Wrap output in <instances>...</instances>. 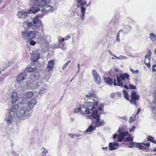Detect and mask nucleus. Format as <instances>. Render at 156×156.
I'll return each mask as SVG.
<instances>
[{"instance_id":"nucleus-1","label":"nucleus","mask_w":156,"mask_h":156,"mask_svg":"<svg viewBox=\"0 0 156 156\" xmlns=\"http://www.w3.org/2000/svg\"><path fill=\"white\" fill-rule=\"evenodd\" d=\"M37 103L36 99L33 98L27 102V106L18 108L19 110L16 114L18 119L24 120L29 119Z\"/></svg>"},{"instance_id":"nucleus-2","label":"nucleus","mask_w":156,"mask_h":156,"mask_svg":"<svg viewBox=\"0 0 156 156\" xmlns=\"http://www.w3.org/2000/svg\"><path fill=\"white\" fill-rule=\"evenodd\" d=\"M93 103V108L89 110V113L87 114H90V112L92 111L91 114L93 118L96 119L94 122V125L96 127H99L103 126L105 123V122L103 120H100V115L98 114V103L96 102L95 104L92 102Z\"/></svg>"},{"instance_id":"nucleus-3","label":"nucleus","mask_w":156,"mask_h":156,"mask_svg":"<svg viewBox=\"0 0 156 156\" xmlns=\"http://www.w3.org/2000/svg\"><path fill=\"white\" fill-rule=\"evenodd\" d=\"M18 106L17 105H14L11 107L9 112H8L7 114L5 115V120L6 121L8 124H10L13 120V118L15 117V115L18 118L16 114L18 112Z\"/></svg>"},{"instance_id":"nucleus-4","label":"nucleus","mask_w":156,"mask_h":156,"mask_svg":"<svg viewBox=\"0 0 156 156\" xmlns=\"http://www.w3.org/2000/svg\"><path fill=\"white\" fill-rule=\"evenodd\" d=\"M129 75L127 73H121L120 74L119 76H117V84L116 83L115 79H114V85L122 87L123 83L126 84H128L129 83Z\"/></svg>"},{"instance_id":"nucleus-5","label":"nucleus","mask_w":156,"mask_h":156,"mask_svg":"<svg viewBox=\"0 0 156 156\" xmlns=\"http://www.w3.org/2000/svg\"><path fill=\"white\" fill-rule=\"evenodd\" d=\"M93 103L91 102H86L84 104L81 105L80 108H76L75 109L74 113H77L80 111L81 113L85 115L89 113V110L92 109Z\"/></svg>"},{"instance_id":"nucleus-6","label":"nucleus","mask_w":156,"mask_h":156,"mask_svg":"<svg viewBox=\"0 0 156 156\" xmlns=\"http://www.w3.org/2000/svg\"><path fill=\"white\" fill-rule=\"evenodd\" d=\"M42 17L41 15H37L33 18L32 21L35 30H39L41 27L43 30L44 25L41 20Z\"/></svg>"},{"instance_id":"nucleus-7","label":"nucleus","mask_w":156,"mask_h":156,"mask_svg":"<svg viewBox=\"0 0 156 156\" xmlns=\"http://www.w3.org/2000/svg\"><path fill=\"white\" fill-rule=\"evenodd\" d=\"M37 2L38 6L39 7H43L44 9H42V10L45 11H48L52 12V7L51 6L47 5L50 2V0H36Z\"/></svg>"},{"instance_id":"nucleus-8","label":"nucleus","mask_w":156,"mask_h":156,"mask_svg":"<svg viewBox=\"0 0 156 156\" xmlns=\"http://www.w3.org/2000/svg\"><path fill=\"white\" fill-rule=\"evenodd\" d=\"M22 37L24 39L27 40L34 38L37 35V31L34 30L27 31L24 30L22 31Z\"/></svg>"},{"instance_id":"nucleus-9","label":"nucleus","mask_w":156,"mask_h":156,"mask_svg":"<svg viewBox=\"0 0 156 156\" xmlns=\"http://www.w3.org/2000/svg\"><path fill=\"white\" fill-rule=\"evenodd\" d=\"M87 3V2L85 1L83 2H81L80 4L77 5H76L77 7H80V12L81 14L80 15V17L82 20H83L84 19L86 8L84 6L86 5Z\"/></svg>"},{"instance_id":"nucleus-10","label":"nucleus","mask_w":156,"mask_h":156,"mask_svg":"<svg viewBox=\"0 0 156 156\" xmlns=\"http://www.w3.org/2000/svg\"><path fill=\"white\" fill-rule=\"evenodd\" d=\"M92 74L95 82L98 85L101 83V78L97 71L93 69L92 71Z\"/></svg>"},{"instance_id":"nucleus-11","label":"nucleus","mask_w":156,"mask_h":156,"mask_svg":"<svg viewBox=\"0 0 156 156\" xmlns=\"http://www.w3.org/2000/svg\"><path fill=\"white\" fill-rule=\"evenodd\" d=\"M139 99V96L137 94V93L135 92H133L132 94L131 99L130 101V103L134 105L136 107V101Z\"/></svg>"},{"instance_id":"nucleus-12","label":"nucleus","mask_w":156,"mask_h":156,"mask_svg":"<svg viewBox=\"0 0 156 156\" xmlns=\"http://www.w3.org/2000/svg\"><path fill=\"white\" fill-rule=\"evenodd\" d=\"M27 85L28 87L31 88L33 90L36 89L37 87L40 85L41 83H39L37 82L33 83L31 84V83L29 81L26 82Z\"/></svg>"},{"instance_id":"nucleus-13","label":"nucleus","mask_w":156,"mask_h":156,"mask_svg":"<svg viewBox=\"0 0 156 156\" xmlns=\"http://www.w3.org/2000/svg\"><path fill=\"white\" fill-rule=\"evenodd\" d=\"M27 78V74L24 72H22L18 75L16 80L18 82L20 83L25 80Z\"/></svg>"},{"instance_id":"nucleus-14","label":"nucleus","mask_w":156,"mask_h":156,"mask_svg":"<svg viewBox=\"0 0 156 156\" xmlns=\"http://www.w3.org/2000/svg\"><path fill=\"white\" fill-rule=\"evenodd\" d=\"M151 55V52L150 51H149L146 55L145 57L144 63L148 67H149L151 66L150 61Z\"/></svg>"},{"instance_id":"nucleus-15","label":"nucleus","mask_w":156,"mask_h":156,"mask_svg":"<svg viewBox=\"0 0 156 156\" xmlns=\"http://www.w3.org/2000/svg\"><path fill=\"white\" fill-rule=\"evenodd\" d=\"M29 13V12L28 10L27 12L23 10L19 11L17 13V15L19 18H25L28 16Z\"/></svg>"},{"instance_id":"nucleus-16","label":"nucleus","mask_w":156,"mask_h":156,"mask_svg":"<svg viewBox=\"0 0 156 156\" xmlns=\"http://www.w3.org/2000/svg\"><path fill=\"white\" fill-rule=\"evenodd\" d=\"M39 91L40 94H44L47 91V86L46 84H41Z\"/></svg>"},{"instance_id":"nucleus-17","label":"nucleus","mask_w":156,"mask_h":156,"mask_svg":"<svg viewBox=\"0 0 156 156\" xmlns=\"http://www.w3.org/2000/svg\"><path fill=\"white\" fill-rule=\"evenodd\" d=\"M24 25L26 28L28 29L35 30L33 23L32 22L28 21H26L24 23Z\"/></svg>"},{"instance_id":"nucleus-18","label":"nucleus","mask_w":156,"mask_h":156,"mask_svg":"<svg viewBox=\"0 0 156 156\" xmlns=\"http://www.w3.org/2000/svg\"><path fill=\"white\" fill-rule=\"evenodd\" d=\"M129 133L127 132H121L118 136L117 141L119 142H121L125 137L126 135H128Z\"/></svg>"},{"instance_id":"nucleus-19","label":"nucleus","mask_w":156,"mask_h":156,"mask_svg":"<svg viewBox=\"0 0 156 156\" xmlns=\"http://www.w3.org/2000/svg\"><path fill=\"white\" fill-rule=\"evenodd\" d=\"M10 97L12 99V102L13 104L15 103L18 100V96L17 94L15 92H12Z\"/></svg>"},{"instance_id":"nucleus-20","label":"nucleus","mask_w":156,"mask_h":156,"mask_svg":"<svg viewBox=\"0 0 156 156\" xmlns=\"http://www.w3.org/2000/svg\"><path fill=\"white\" fill-rule=\"evenodd\" d=\"M119 145V144L115 142H110L109 144V150L112 151L115 150L118 148Z\"/></svg>"},{"instance_id":"nucleus-21","label":"nucleus","mask_w":156,"mask_h":156,"mask_svg":"<svg viewBox=\"0 0 156 156\" xmlns=\"http://www.w3.org/2000/svg\"><path fill=\"white\" fill-rule=\"evenodd\" d=\"M40 10L37 6L36 5H34L33 6H32V7L28 11L29 13L36 14L37 12Z\"/></svg>"},{"instance_id":"nucleus-22","label":"nucleus","mask_w":156,"mask_h":156,"mask_svg":"<svg viewBox=\"0 0 156 156\" xmlns=\"http://www.w3.org/2000/svg\"><path fill=\"white\" fill-rule=\"evenodd\" d=\"M40 54L39 53H36L33 54L32 55L31 60L34 62H37L40 58Z\"/></svg>"},{"instance_id":"nucleus-23","label":"nucleus","mask_w":156,"mask_h":156,"mask_svg":"<svg viewBox=\"0 0 156 156\" xmlns=\"http://www.w3.org/2000/svg\"><path fill=\"white\" fill-rule=\"evenodd\" d=\"M156 101H153L151 103L150 107L154 113L156 114V95L154 97Z\"/></svg>"},{"instance_id":"nucleus-24","label":"nucleus","mask_w":156,"mask_h":156,"mask_svg":"<svg viewBox=\"0 0 156 156\" xmlns=\"http://www.w3.org/2000/svg\"><path fill=\"white\" fill-rule=\"evenodd\" d=\"M54 62L53 60H50L48 62L47 66V69L49 71L52 69L54 68Z\"/></svg>"},{"instance_id":"nucleus-25","label":"nucleus","mask_w":156,"mask_h":156,"mask_svg":"<svg viewBox=\"0 0 156 156\" xmlns=\"http://www.w3.org/2000/svg\"><path fill=\"white\" fill-rule=\"evenodd\" d=\"M25 97L26 98H30L34 95V93L32 91L27 92L25 94Z\"/></svg>"},{"instance_id":"nucleus-26","label":"nucleus","mask_w":156,"mask_h":156,"mask_svg":"<svg viewBox=\"0 0 156 156\" xmlns=\"http://www.w3.org/2000/svg\"><path fill=\"white\" fill-rule=\"evenodd\" d=\"M149 37L153 42L156 41V35L153 33H151L149 34Z\"/></svg>"},{"instance_id":"nucleus-27","label":"nucleus","mask_w":156,"mask_h":156,"mask_svg":"<svg viewBox=\"0 0 156 156\" xmlns=\"http://www.w3.org/2000/svg\"><path fill=\"white\" fill-rule=\"evenodd\" d=\"M105 82L109 85H111L113 83V79L108 77L105 78L104 79Z\"/></svg>"},{"instance_id":"nucleus-28","label":"nucleus","mask_w":156,"mask_h":156,"mask_svg":"<svg viewBox=\"0 0 156 156\" xmlns=\"http://www.w3.org/2000/svg\"><path fill=\"white\" fill-rule=\"evenodd\" d=\"M36 69V67H32L29 66L26 67L25 69V71L28 72H32L35 71Z\"/></svg>"},{"instance_id":"nucleus-29","label":"nucleus","mask_w":156,"mask_h":156,"mask_svg":"<svg viewBox=\"0 0 156 156\" xmlns=\"http://www.w3.org/2000/svg\"><path fill=\"white\" fill-rule=\"evenodd\" d=\"M95 95L94 91H91L88 94L86 95L85 97L87 98H91L94 97Z\"/></svg>"},{"instance_id":"nucleus-30","label":"nucleus","mask_w":156,"mask_h":156,"mask_svg":"<svg viewBox=\"0 0 156 156\" xmlns=\"http://www.w3.org/2000/svg\"><path fill=\"white\" fill-rule=\"evenodd\" d=\"M133 138L130 135H129L124 140L125 141H133Z\"/></svg>"},{"instance_id":"nucleus-31","label":"nucleus","mask_w":156,"mask_h":156,"mask_svg":"<svg viewBox=\"0 0 156 156\" xmlns=\"http://www.w3.org/2000/svg\"><path fill=\"white\" fill-rule=\"evenodd\" d=\"M123 92L124 94V96L125 99L127 100H129V98L127 91L126 90H123Z\"/></svg>"},{"instance_id":"nucleus-32","label":"nucleus","mask_w":156,"mask_h":156,"mask_svg":"<svg viewBox=\"0 0 156 156\" xmlns=\"http://www.w3.org/2000/svg\"><path fill=\"white\" fill-rule=\"evenodd\" d=\"M94 128L92 125L90 126L86 131V132H90L94 129Z\"/></svg>"},{"instance_id":"nucleus-33","label":"nucleus","mask_w":156,"mask_h":156,"mask_svg":"<svg viewBox=\"0 0 156 156\" xmlns=\"http://www.w3.org/2000/svg\"><path fill=\"white\" fill-rule=\"evenodd\" d=\"M29 78L33 81L36 80L37 78L36 75L32 74L30 76Z\"/></svg>"},{"instance_id":"nucleus-34","label":"nucleus","mask_w":156,"mask_h":156,"mask_svg":"<svg viewBox=\"0 0 156 156\" xmlns=\"http://www.w3.org/2000/svg\"><path fill=\"white\" fill-rule=\"evenodd\" d=\"M42 149L43 150V151L42 152V154L44 156L48 153V150L47 149L43 147L42 148Z\"/></svg>"},{"instance_id":"nucleus-35","label":"nucleus","mask_w":156,"mask_h":156,"mask_svg":"<svg viewBox=\"0 0 156 156\" xmlns=\"http://www.w3.org/2000/svg\"><path fill=\"white\" fill-rule=\"evenodd\" d=\"M70 62V61L67 62L62 66V69H64L69 64Z\"/></svg>"},{"instance_id":"nucleus-36","label":"nucleus","mask_w":156,"mask_h":156,"mask_svg":"<svg viewBox=\"0 0 156 156\" xmlns=\"http://www.w3.org/2000/svg\"><path fill=\"white\" fill-rule=\"evenodd\" d=\"M127 57H126L122 56L120 55L118 57V59L122 60L126 59Z\"/></svg>"},{"instance_id":"nucleus-37","label":"nucleus","mask_w":156,"mask_h":156,"mask_svg":"<svg viewBox=\"0 0 156 156\" xmlns=\"http://www.w3.org/2000/svg\"><path fill=\"white\" fill-rule=\"evenodd\" d=\"M130 70L133 73L137 74L139 72V71L138 70H134L133 69L130 68Z\"/></svg>"},{"instance_id":"nucleus-38","label":"nucleus","mask_w":156,"mask_h":156,"mask_svg":"<svg viewBox=\"0 0 156 156\" xmlns=\"http://www.w3.org/2000/svg\"><path fill=\"white\" fill-rule=\"evenodd\" d=\"M136 88V87L133 84H129V89H135Z\"/></svg>"},{"instance_id":"nucleus-39","label":"nucleus","mask_w":156,"mask_h":156,"mask_svg":"<svg viewBox=\"0 0 156 156\" xmlns=\"http://www.w3.org/2000/svg\"><path fill=\"white\" fill-rule=\"evenodd\" d=\"M117 70L116 69H114L113 70H111V73H112L113 72L115 73L114 74H113L114 76H116L117 75Z\"/></svg>"},{"instance_id":"nucleus-40","label":"nucleus","mask_w":156,"mask_h":156,"mask_svg":"<svg viewBox=\"0 0 156 156\" xmlns=\"http://www.w3.org/2000/svg\"><path fill=\"white\" fill-rule=\"evenodd\" d=\"M139 144H138L137 146H136V147L139 149H140L141 150L143 146V145H141V144H142V143H139Z\"/></svg>"},{"instance_id":"nucleus-41","label":"nucleus","mask_w":156,"mask_h":156,"mask_svg":"<svg viewBox=\"0 0 156 156\" xmlns=\"http://www.w3.org/2000/svg\"><path fill=\"white\" fill-rule=\"evenodd\" d=\"M69 136L71 138H73L75 136H76V135L74 134L69 133Z\"/></svg>"},{"instance_id":"nucleus-42","label":"nucleus","mask_w":156,"mask_h":156,"mask_svg":"<svg viewBox=\"0 0 156 156\" xmlns=\"http://www.w3.org/2000/svg\"><path fill=\"white\" fill-rule=\"evenodd\" d=\"M155 67H156V65L155 64L153 65L152 66V71L153 72H154L156 71V69L155 68Z\"/></svg>"},{"instance_id":"nucleus-43","label":"nucleus","mask_w":156,"mask_h":156,"mask_svg":"<svg viewBox=\"0 0 156 156\" xmlns=\"http://www.w3.org/2000/svg\"><path fill=\"white\" fill-rule=\"evenodd\" d=\"M59 38H60V37H58V41L60 43H61L62 42H63L65 41L63 38H62L61 39H60Z\"/></svg>"},{"instance_id":"nucleus-44","label":"nucleus","mask_w":156,"mask_h":156,"mask_svg":"<svg viewBox=\"0 0 156 156\" xmlns=\"http://www.w3.org/2000/svg\"><path fill=\"white\" fill-rule=\"evenodd\" d=\"M71 38V36L69 35H68L66 36L64 38H63L65 41H67L69 39Z\"/></svg>"},{"instance_id":"nucleus-45","label":"nucleus","mask_w":156,"mask_h":156,"mask_svg":"<svg viewBox=\"0 0 156 156\" xmlns=\"http://www.w3.org/2000/svg\"><path fill=\"white\" fill-rule=\"evenodd\" d=\"M36 44V42L33 41H31L30 42V44L31 45H34Z\"/></svg>"},{"instance_id":"nucleus-46","label":"nucleus","mask_w":156,"mask_h":156,"mask_svg":"<svg viewBox=\"0 0 156 156\" xmlns=\"http://www.w3.org/2000/svg\"><path fill=\"white\" fill-rule=\"evenodd\" d=\"M134 118L132 117H130L129 118V122L130 123L131 122L134 121Z\"/></svg>"},{"instance_id":"nucleus-47","label":"nucleus","mask_w":156,"mask_h":156,"mask_svg":"<svg viewBox=\"0 0 156 156\" xmlns=\"http://www.w3.org/2000/svg\"><path fill=\"white\" fill-rule=\"evenodd\" d=\"M142 144H143L144 145L147 147L148 148L150 146V143H142Z\"/></svg>"},{"instance_id":"nucleus-48","label":"nucleus","mask_w":156,"mask_h":156,"mask_svg":"<svg viewBox=\"0 0 156 156\" xmlns=\"http://www.w3.org/2000/svg\"><path fill=\"white\" fill-rule=\"evenodd\" d=\"M135 127L134 126H133L132 128H129V131L131 132H133L134 130Z\"/></svg>"},{"instance_id":"nucleus-49","label":"nucleus","mask_w":156,"mask_h":156,"mask_svg":"<svg viewBox=\"0 0 156 156\" xmlns=\"http://www.w3.org/2000/svg\"><path fill=\"white\" fill-rule=\"evenodd\" d=\"M120 118L123 120H124L125 121H127V118L126 116H124L123 117H121Z\"/></svg>"},{"instance_id":"nucleus-50","label":"nucleus","mask_w":156,"mask_h":156,"mask_svg":"<svg viewBox=\"0 0 156 156\" xmlns=\"http://www.w3.org/2000/svg\"><path fill=\"white\" fill-rule=\"evenodd\" d=\"M119 33H118V34L117 35V37H116V40L119 42V41H120V39L119 38Z\"/></svg>"},{"instance_id":"nucleus-51","label":"nucleus","mask_w":156,"mask_h":156,"mask_svg":"<svg viewBox=\"0 0 156 156\" xmlns=\"http://www.w3.org/2000/svg\"><path fill=\"white\" fill-rule=\"evenodd\" d=\"M139 144V143L135 142H133V143H131V144L132 145H135L137 146L138 144Z\"/></svg>"},{"instance_id":"nucleus-52","label":"nucleus","mask_w":156,"mask_h":156,"mask_svg":"<svg viewBox=\"0 0 156 156\" xmlns=\"http://www.w3.org/2000/svg\"><path fill=\"white\" fill-rule=\"evenodd\" d=\"M115 95V93H112L110 95V97L111 98H113Z\"/></svg>"},{"instance_id":"nucleus-53","label":"nucleus","mask_w":156,"mask_h":156,"mask_svg":"<svg viewBox=\"0 0 156 156\" xmlns=\"http://www.w3.org/2000/svg\"><path fill=\"white\" fill-rule=\"evenodd\" d=\"M148 149V147H145L143 146L141 150H144L146 151Z\"/></svg>"},{"instance_id":"nucleus-54","label":"nucleus","mask_w":156,"mask_h":156,"mask_svg":"<svg viewBox=\"0 0 156 156\" xmlns=\"http://www.w3.org/2000/svg\"><path fill=\"white\" fill-rule=\"evenodd\" d=\"M77 2V4L80 5V3H81L82 2V0H76Z\"/></svg>"},{"instance_id":"nucleus-55","label":"nucleus","mask_w":156,"mask_h":156,"mask_svg":"<svg viewBox=\"0 0 156 156\" xmlns=\"http://www.w3.org/2000/svg\"><path fill=\"white\" fill-rule=\"evenodd\" d=\"M150 137L151 138H148L147 140L151 142V141H152V140H153V139H152L151 138L153 139V138L151 136Z\"/></svg>"},{"instance_id":"nucleus-56","label":"nucleus","mask_w":156,"mask_h":156,"mask_svg":"<svg viewBox=\"0 0 156 156\" xmlns=\"http://www.w3.org/2000/svg\"><path fill=\"white\" fill-rule=\"evenodd\" d=\"M108 51L110 55L112 56H113L114 54L112 53L109 50H108Z\"/></svg>"},{"instance_id":"nucleus-57","label":"nucleus","mask_w":156,"mask_h":156,"mask_svg":"<svg viewBox=\"0 0 156 156\" xmlns=\"http://www.w3.org/2000/svg\"><path fill=\"white\" fill-rule=\"evenodd\" d=\"M117 136V135L116 134H115L113 135V139L114 140H115L116 139Z\"/></svg>"},{"instance_id":"nucleus-58","label":"nucleus","mask_w":156,"mask_h":156,"mask_svg":"<svg viewBox=\"0 0 156 156\" xmlns=\"http://www.w3.org/2000/svg\"><path fill=\"white\" fill-rule=\"evenodd\" d=\"M127 84H125V85H124V87L126 89H128L129 88H128V87L126 85Z\"/></svg>"},{"instance_id":"nucleus-59","label":"nucleus","mask_w":156,"mask_h":156,"mask_svg":"<svg viewBox=\"0 0 156 156\" xmlns=\"http://www.w3.org/2000/svg\"><path fill=\"white\" fill-rule=\"evenodd\" d=\"M74 118H72L71 117V118H70V121L71 122H73V121L74 120Z\"/></svg>"},{"instance_id":"nucleus-60","label":"nucleus","mask_w":156,"mask_h":156,"mask_svg":"<svg viewBox=\"0 0 156 156\" xmlns=\"http://www.w3.org/2000/svg\"><path fill=\"white\" fill-rule=\"evenodd\" d=\"M152 141H151V142H152V143L155 144H156V141L155 140H153Z\"/></svg>"},{"instance_id":"nucleus-61","label":"nucleus","mask_w":156,"mask_h":156,"mask_svg":"<svg viewBox=\"0 0 156 156\" xmlns=\"http://www.w3.org/2000/svg\"><path fill=\"white\" fill-rule=\"evenodd\" d=\"M102 149H103V150H106V149H108V147H102Z\"/></svg>"},{"instance_id":"nucleus-62","label":"nucleus","mask_w":156,"mask_h":156,"mask_svg":"<svg viewBox=\"0 0 156 156\" xmlns=\"http://www.w3.org/2000/svg\"><path fill=\"white\" fill-rule=\"evenodd\" d=\"M140 111L141 109L140 108H138L136 114H138Z\"/></svg>"},{"instance_id":"nucleus-63","label":"nucleus","mask_w":156,"mask_h":156,"mask_svg":"<svg viewBox=\"0 0 156 156\" xmlns=\"http://www.w3.org/2000/svg\"><path fill=\"white\" fill-rule=\"evenodd\" d=\"M112 56H114L115 58H117L118 59V57H117L114 54Z\"/></svg>"},{"instance_id":"nucleus-64","label":"nucleus","mask_w":156,"mask_h":156,"mask_svg":"<svg viewBox=\"0 0 156 156\" xmlns=\"http://www.w3.org/2000/svg\"><path fill=\"white\" fill-rule=\"evenodd\" d=\"M153 151H154V152H156V148H154V150Z\"/></svg>"}]
</instances>
